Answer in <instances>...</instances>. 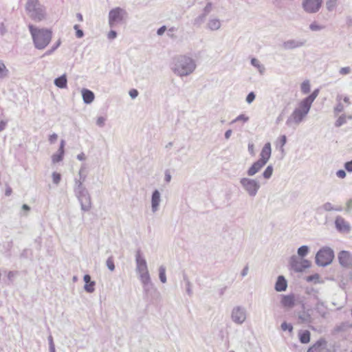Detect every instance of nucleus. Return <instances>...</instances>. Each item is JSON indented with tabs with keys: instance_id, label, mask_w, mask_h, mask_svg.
I'll return each instance as SVG.
<instances>
[{
	"instance_id": "obj_1",
	"label": "nucleus",
	"mask_w": 352,
	"mask_h": 352,
	"mask_svg": "<svg viewBox=\"0 0 352 352\" xmlns=\"http://www.w3.org/2000/svg\"><path fill=\"white\" fill-rule=\"evenodd\" d=\"M197 67L195 60L186 55L176 56L173 58L171 70L179 77L190 75Z\"/></svg>"
},
{
	"instance_id": "obj_2",
	"label": "nucleus",
	"mask_w": 352,
	"mask_h": 352,
	"mask_svg": "<svg viewBox=\"0 0 352 352\" xmlns=\"http://www.w3.org/2000/svg\"><path fill=\"white\" fill-rule=\"evenodd\" d=\"M28 28L35 47L38 50L45 48L52 40V31L46 28H38L33 25H29Z\"/></svg>"
},
{
	"instance_id": "obj_3",
	"label": "nucleus",
	"mask_w": 352,
	"mask_h": 352,
	"mask_svg": "<svg viewBox=\"0 0 352 352\" xmlns=\"http://www.w3.org/2000/svg\"><path fill=\"white\" fill-rule=\"evenodd\" d=\"M74 192L80 203L81 210L89 211L92 207V202L91 195L86 187L79 182L76 187H74Z\"/></svg>"
},
{
	"instance_id": "obj_4",
	"label": "nucleus",
	"mask_w": 352,
	"mask_h": 352,
	"mask_svg": "<svg viewBox=\"0 0 352 352\" xmlns=\"http://www.w3.org/2000/svg\"><path fill=\"white\" fill-rule=\"evenodd\" d=\"M25 9L30 17L35 21H41L45 18V8L38 0H28Z\"/></svg>"
},
{
	"instance_id": "obj_5",
	"label": "nucleus",
	"mask_w": 352,
	"mask_h": 352,
	"mask_svg": "<svg viewBox=\"0 0 352 352\" xmlns=\"http://www.w3.org/2000/svg\"><path fill=\"white\" fill-rule=\"evenodd\" d=\"M309 110L310 109L308 107L300 102L299 107L296 108L287 118L286 124L288 126H292L293 124L298 125L308 114Z\"/></svg>"
},
{
	"instance_id": "obj_6",
	"label": "nucleus",
	"mask_w": 352,
	"mask_h": 352,
	"mask_svg": "<svg viewBox=\"0 0 352 352\" xmlns=\"http://www.w3.org/2000/svg\"><path fill=\"white\" fill-rule=\"evenodd\" d=\"M334 258L333 250L329 247L321 248L316 255V263L322 267L329 265Z\"/></svg>"
},
{
	"instance_id": "obj_7",
	"label": "nucleus",
	"mask_w": 352,
	"mask_h": 352,
	"mask_svg": "<svg viewBox=\"0 0 352 352\" xmlns=\"http://www.w3.org/2000/svg\"><path fill=\"white\" fill-rule=\"evenodd\" d=\"M239 182L243 190L251 197H254L261 188L259 182L256 179L243 177Z\"/></svg>"
},
{
	"instance_id": "obj_8",
	"label": "nucleus",
	"mask_w": 352,
	"mask_h": 352,
	"mask_svg": "<svg viewBox=\"0 0 352 352\" xmlns=\"http://www.w3.org/2000/svg\"><path fill=\"white\" fill-rule=\"evenodd\" d=\"M126 14V11L120 7L111 10L109 12V26L113 28L116 24L121 23Z\"/></svg>"
},
{
	"instance_id": "obj_9",
	"label": "nucleus",
	"mask_w": 352,
	"mask_h": 352,
	"mask_svg": "<svg viewBox=\"0 0 352 352\" xmlns=\"http://www.w3.org/2000/svg\"><path fill=\"white\" fill-rule=\"evenodd\" d=\"M247 313L245 307L236 306L231 311V319L236 324H242L246 320Z\"/></svg>"
},
{
	"instance_id": "obj_10",
	"label": "nucleus",
	"mask_w": 352,
	"mask_h": 352,
	"mask_svg": "<svg viewBox=\"0 0 352 352\" xmlns=\"http://www.w3.org/2000/svg\"><path fill=\"white\" fill-rule=\"evenodd\" d=\"M291 268L296 272H301L304 270L310 267V262L308 260H299L296 256L293 255L289 260Z\"/></svg>"
},
{
	"instance_id": "obj_11",
	"label": "nucleus",
	"mask_w": 352,
	"mask_h": 352,
	"mask_svg": "<svg viewBox=\"0 0 352 352\" xmlns=\"http://www.w3.org/2000/svg\"><path fill=\"white\" fill-rule=\"evenodd\" d=\"M322 1L323 0H303L302 6L307 13H316L320 9Z\"/></svg>"
},
{
	"instance_id": "obj_12",
	"label": "nucleus",
	"mask_w": 352,
	"mask_h": 352,
	"mask_svg": "<svg viewBox=\"0 0 352 352\" xmlns=\"http://www.w3.org/2000/svg\"><path fill=\"white\" fill-rule=\"evenodd\" d=\"M135 264L138 274L148 271L146 261L140 250L135 252Z\"/></svg>"
},
{
	"instance_id": "obj_13",
	"label": "nucleus",
	"mask_w": 352,
	"mask_h": 352,
	"mask_svg": "<svg viewBox=\"0 0 352 352\" xmlns=\"http://www.w3.org/2000/svg\"><path fill=\"white\" fill-rule=\"evenodd\" d=\"M307 352H330L327 349V342L324 338L319 339L312 346H311Z\"/></svg>"
},
{
	"instance_id": "obj_14",
	"label": "nucleus",
	"mask_w": 352,
	"mask_h": 352,
	"mask_svg": "<svg viewBox=\"0 0 352 352\" xmlns=\"http://www.w3.org/2000/svg\"><path fill=\"white\" fill-rule=\"evenodd\" d=\"M335 226L339 232L344 233H349L351 229L349 223L345 221L341 216H338L336 218Z\"/></svg>"
},
{
	"instance_id": "obj_15",
	"label": "nucleus",
	"mask_w": 352,
	"mask_h": 352,
	"mask_svg": "<svg viewBox=\"0 0 352 352\" xmlns=\"http://www.w3.org/2000/svg\"><path fill=\"white\" fill-rule=\"evenodd\" d=\"M340 265L344 267H352V255L347 251H341L338 254Z\"/></svg>"
},
{
	"instance_id": "obj_16",
	"label": "nucleus",
	"mask_w": 352,
	"mask_h": 352,
	"mask_svg": "<svg viewBox=\"0 0 352 352\" xmlns=\"http://www.w3.org/2000/svg\"><path fill=\"white\" fill-rule=\"evenodd\" d=\"M280 304L287 309H292L296 305V298L294 294H290L288 295H283L280 300Z\"/></svg>"
},
{
	"instance_id": "obj_17",
	"label": "nucleus",
	"mask_w": 352,
	"mask_h": 352,
	"mask_svg": "<svg viewBox=\"0 0 352 352\" xmlns=\"http://www.w3.org/2000/svg\"><path fill=\"white\" fill-rule=\"evenodd\" d=\"M305 43V40L290 39L283 42V47L286 50H294L304 46Z\"/></svg>"
},
{
	"instance_id": "obj_18",
	"label": "nucleus",
	"mask_w": 352,
	"mask_h": 352,
	"mask_svg": "<svg viewBox=\"0 0 352 352\" xmlns=\"http://www.w3.org/2000/svg\"><path fill=\"white\" fill-rule=\"evenodd\" d=\"M311 309L303 310L298 314V320L300 324H310L314 321V318L310 313Z\"/></svg>"
},
{
	"instance_id": "obj_19",
	"label": "nucleus",
	"mask_w": 352,
	"mask_h": 352,
	"mask_svg": "<svg viewBox=\"0 0 352 352\" xmlns=\"http://www.w3.org/2000/svg\"><path fill=\"white\" fill-rule=\"evenodd\" d=\"M271 144L270 142H267L263 147L258 160L266 164L271 157Z\"/></svg>"
},
{
	"instance_id": "obj_20",
	"label": "nucleus",
	"mask_w": 352,
	"mask_h": 352,
	"mask_svg": "<svg viewBox=\"0 0 352 352\" xmlns=\"http://www.w3.org/2000/svg\"><path fill=\"white\" fill-rule=\"evenodd\" d=\"M161 202V195L158 190H155L151 195V210L153 213L159 210Z\"/></svg>"
},
{
	"instance_id": "obj_21",
	"label": "nucleus",
	"mask_w": 352,
	"mask_h": 352,
	"mask_svg": "<svg viewBox=\"0 0 352 352\" xmlns=\"http://www.w3.org/2000/svg\"><path fill=\"white\" fill-rule=\"evenodd\" d=\"M265 164L263 163L261 161L258 160L253 163V164L248 169L247 175L249 177H252L256 173H258L264 166Z\"/></svg>"
},
{
	"instance_id": "obj_22",
	"label": "nucleus",
	"mask_w": 352,
	"mask_h": 352,
	"mask_svg": "<svg viewBox=\"0 0 352 352\" xmlns=\"http://www.w3.org/2000/svg\"><path fill=\"white\" fill-rule=\"evenodd\" d=\"M143 290L146 296H148L150 292L153 293V298H161V294L157 288L155 287L153 283H149L142 285Z\"/></svg>"
},
{
	"instance_id": "obj_23",
	"label": "nucleus",
	"mask_w": 352,
	"mask_h": 352,
	"mask_svg": "<svg viewBox=\"0 0 352 352\" xmlns=\"http://www.w3.org/2000/svg\"><path fill=\"white\" fill-rule=\"evenodd\" d=\"M86 166L85 164H82L78 171V178L74 179V187L77 186V184L81 183V185H84L83 183L85 182L87 178V173H86Z\"/></svg>"
},
{
	"instance_id": "obj_24",
	"label": "nucleus",
	"mask_w": 352,
	"mask_h": 352,
	"mask_svg": "<svg viewBox=\"0 0 352 352\" xmlns=\"http://www.w3.org/2000/svg\"><path fill=\"white\" fill-rule=\"evenodd\" d=\"M83 102L85 104H91L95 98L94 93L87 89H82L81 91Z\"/></svg>"
},
{
	"instance_id": "obj_25",
	"label": "nucleus",
	"mask_w": 352,
	"mask_h": 352,
	"mask_svg": "<svg viewBox=\"0 0 352 352\" xmlns=\"http://www.w3.org/2000/svg\"><path fill=\"white\" fill-rule=\"evenodd\" d=\"M287 283L283 276H279L275 283V290L276 292H283L287 289Z\"/></svg>"
},
{
	"instance_id": "obj_26",
	"label": "nucleus",
	"mask_w": 352,
	"mask_h": 352,
	"mask_svg": "<svg viewBox=\"0 0 352 352\" xmlns=\"http://www.w3.org/2000/svg\"><path fill=\"white\" fill-rule=\"evenodd\" d=\"M319 94V89H315L309 96L304 98L300 102L311 109V104Z\"/></svg>"
},
{
	"instance_id": "obj_27",
	"label": "nucleus",
	"mask_w": 352,
	"mask_h": 352,
	"mask_svg": "<svg viewBox=\"0 0 352 352\" xmlns=\"http://www.w3.org/2000/svg\"><path fill=\"white\" fill-rule=\"evenodd\" d=\"M298 338L302 344H307L310 342L311 333L308 330H300L298 332Z\"/></svg>"
},
{
	"instance_id": "obj_28",
	"label": "nucleus",
	"mask_w": 352,
	"mask_h": 352,
	"mask_svg": "<svg viewBox=\"0 0 352 352\" xmlns=\"http://www.w3.org/2000/svg\"><path fill=\"white\" fill-rule=\"evenodd\" d=\"M54 85L60 89H65L67 86V79L66 74H63L60 77H58L54 79Z\"/></svg>"
},
{
	"instance_id": "obj_29",
	"label": "nucleus",
	"mask_w": 352,
	"mask_h": 352,
	"mask_svg": "<svg viewBox=\"0 0 352 352\" xmlns=\"http://www.w3.org/2000/svg\"><path fill=\"white\" fill-rule=\"evenodd\" d=\"M207 28L211 31L218 30L221 28V22L219 19L210 18L207 23Z\"/></svg>"
},
{
	"instance_id": "obj_30",
	"label": "nucleus",
	"mask_w": 352,
	"mask_h": 352,
	"mask_svg": "<svg viewBox=\"0 0 352 352\" xmlns=\"http://www.w3.org/2000/svg\"><path fill=\"white\" fill-rule=\"evenodd\" d=\"M320 209H322L324 211H327V212H330V211L341 212L343 210V208L341 206H335L330 202H326L324 204H322L320 207Z\"/></svg>"
},
{
	"instance_id": "obj_31",
	"label": "nucleus",
	"mask_w": 352,
	"mask_h": 352,
	"mask_svg": "<svg viewBox=\"0 0 352 352\" xmlns=\"http://www.w3.org/2000/svg\"><path fill=\"white\" fill-rule=\"evenodd\" d=\"M315 309L321 317L326 318L327 311L323 302L318 300L316 305Z\"/></svg>"
},
{
	"instance_id": "obj_32",
	"label": "nucleus",
	"mask_w": 352,
	"mask_h": 352,
	"mask_svg": "<svg viewBox=\"0 0 352 352\" xmlns=\"http://www.w3.org/2000/svg\"><path fill=\"white\" fill-rule=\"evenodd\" d=\"M139 278L142 285L149 283H152L148 271L139 273Z\"/></svg>"
},
{
	"instance_id": "obj_33",
	"label": "nucleus",
	"mask_w": 352,
	"mask_h": 352,
	"mask_svg": "<svg viewBox=\"0 0 352 352\" xmlns=\"http://www.w3.org/2000/svg\"><path fill=\"white\" fill-rule=\"evenodd\" d=\"M9 75V70L2 60H0V79L7 78Z\"/></svg>"
},
{
	"instance_id": "obj_34",
	"label": "nucleus",
	"mask_w": 352,
	"mask_h": 352,
	"mask_svg": "<svg viewBox=\"0 0 352 352\" xmlns=\"http://www.w3.org/2000/svg\"><path fill=\"white\" fill-rule=\"evenodd\" d=\"M159 278L162 283H166V267L164 265L159 267Z\"/></svg>"
},
{
	"instance_id": "obj_35",
	"label": "nucleus",
	"mask_w": 352,
	"mask_h": 352,
	"mask_svg": "<svg viewBox=\"0 0 352 352\" xmlns=\"http://www.w3.org/2000/svg\"><path fill=\"white\" fill-rule=\"evenodd\" d=\"M273 170H274V168L272 165L267 166L262 174L263 178H265V179H270L272 175Z\"/></svg>"
},
{
	"instance_id": "obj_36",
	"label": "nucleus",
	"mask_w": 352,
	"mask_h": 352,
	"mask_svg": "<svg viewBox=\"0 0 352 352\" xmlns=\"http://www.w3.org/2000/svg\"><path fill=\"white\" fill-rule=\"evenodd\" d=\"M184 280L186 282V290L189 296L192 295V284L186 275H184Z\"/></svg>"
},
{
	"instance_id": "obj_37",
	"label": "nucleus",
	"mask_w": 352,
	"mask_h": 352,
	"mask_svg": "<svg viewBox=\"0 0 352 352\" xmlns=\"http://www.w3.org/2000/svg\"><path fill=\"white\" fill-rule=\"evenodd\" d=\"M64 153H65L64 151L61 152V151H58L57 153L54 154L52 157V162L58 163V162L62 161L63 159Z\"/></svg>"
},
{
	"instance_id": "obj_38",
	"label": "nucleus",
	"mask_w": 352,
	"mask_h": 352,
	"mask_svg": "<svg viewBox=\"0 0 352 352\" xmlns=\"http://www.w3.org/2000/svg\"><path fill=\"white\" fill-rule=\"evenodd\" d=\"M309 251V248L307 245H302L298 249V254L300 257L305 256Z\"/></svg>"
},
{
	"instance_id": "obj_39",
	"label": "nucleus",
	"mask_w": 352,
	"mask_h": 352,
	"mask_svg": "<svg viewBox=\"0 0 352 352\" xmlns=\"http://www.w3.org/2000/svg\"><path fill=\"white\" fill-rule=\"evenodd\" d=\"M206 15L201 14L194 20L193 24L197 26H200L206 20Z\"/></svg>"
},
{
	"instance_id": "obj_40",
	"label": "nucleus",
	"mask_w": 352,
	"mask_h": 352,
	"mask_svg": "<svg viewBox=\"0 0 352 352\" xmlns=\"http://www.w3.org/2000/svg\"><path fill=\"white\" fill-rule=\"evenodd\" d=\"M352 325L350 324L349 322H342V324H340V325H338L335 330L338 332H340V331H346L347 329L351 327Z\"/></svg>"
},
{
	"instance_id": "obj_41",
	"label": "nucleus",
	"mask_w": 352,
	"mask_h": 352,
	"mask_svg": "<svg viewBox=\"0 0 352 352\" xmlns=\"http://www.w3.org/2000/svg\"><path fill=\"white\" fill-rule=\"evenodd\" d=\"M249 120V117L245 116V114H240L235 119H234L230 124L235 123L236 122H243V123L247 122Z\"/></svg>"
},
{
	"instance_id": "obj_42",
	"label": "nucleus",
	"mask_w": 352,
	"mask_h": 352,
	"mask_svg": "<svg viewBox=\"0 0 352 352\" xmlns=\"http://www.w3.org/2000/svg\"><path fill=\"white\" fill-rule=\"evenodd\" d=\"M346 122V116L344 114L341 115L335 122L336 127H340Z\"/></svg>"
},
{
	"instance_id": "obj_43",
	"label": "nucleus",
	"mask_w": 352,
	"mask_h": 352,
	"mask_svg": "<svg viewBox=\"0 0 352 352\" xmlns=\"http://www.w3.org/2000/svg\"><path fill=\"white\" fill-rule=\"evenodd\" d=\"M251 64L254 67L258 68L261 73H262L263 70H264V67L260 63V61L255 58L251 59Z\"/></svg>"
},
{
	"instance_id": "obj_44",
	"label": "nucleus",
	"mask_w": 352,
	"mask_h": 352,
	"mask_svg": "<svg viewBox=\"0 0 352 352\" xmlns=\"http://www.w3.org/2000/svg\"><path fill=\"white\" fill-rule=\"evenodd\" d=\"M301 91L304 94H308L310 91V83L309 80H305L301 84Z\"/></svg>"
},
{
	"instance_id": "obj_45",
	"label": "nucleus",
	"mask_w": 352,
	"mask_h": 352,
	"mask_svg": "<svg viewBox=\"0 0 352 352\" xmlns=\"http://www.w3.org/2000/svg\"><path fill=\"white\" fill-rule=\"evenodd\" d=\"M96 283L94 281L89 282V283H86L84 286L85 290L88 293H92L94 292V286Z\"/></svg>"
},
{
	"instance_id": "obj_46",
	"label": "nucleus",
	"mask_w": 352,
	"mask_h": 352,
	"mask_svg": "<svg viewBox=\"0 0 352 352\" xmlns=\"http://www.w3.org/2000/svg\"><path fill=\"white\" fill-rule=\"evenodd\" d=\"M338 0H327L326 3L327 8L329 11H332L336 6Z\"/></svg>"
},
{
	"instance_id": "obj_47",
	"label": "nucleus",
	"mask_w": 352,
	"mask_h": 352,
	"mask_svg": "<svg viewBox=\"0 0 352 352\" xmlns=\"http://www.w3.org/2000/svg\"><path fill=\"white\" fill-rule=\"evenodd\" d=\"M106 265L110 271L113 272L115 270L114 261L112 256H110L107 258Z\"/></svg>"
},
{
	"instance_id": "obj_48",
	"label": "nucleus",
	"mask_w": 352,
	"mask_h": 352,
	"mask_svg": "<svg viewBox=\"0 0 352 352\" xmlns=\"http://www.w3.org/2000/svg\"><path fill=\"white\" fill-rule=\"evenodd\" d=\"M281 329L283 331H288L289 332L292 333L293 331V326L290 323H287L286 322H283L281 324Z\"/></svg>"
},
{
	"instance_id": "obj_49",
	"label": "nucleus",
	"mask_w": 352,
	"mask_h": 352,
	"mask_svg": "<svg viewBox=\"0 0 352 352\" xmlns=\"http://www.w3.org/2000/svg\"><path fill=\"white\" fill-rule=\"evenodd\" d=\"M324 26L318 25L316 22H313L309 25V29L311 31H320L324 29Z\"/></svg>"
},
{
	"instance_id": "obj_50",
	"label": "nucleus",
	"mask_w": 352,
	"mask_h": 352,
	"mask_svg": "<svg viewBox=\"0 0 352 352\" xmlns=\"http://www.w3.org/2000/svg\"><path fill=\"white\" fill-rule=\"evenodd\" d=\"M60 179H61V175L60 173H56V172H54L52 173V180H53V183L54 184H56V185L59 184Z\"/></svg>"
},
{
	"instance_id": "obj_51",
	"label": "nucleus",
	"mask_w": 352,
	"mask_h": 352,
	"mask_svg": "<svg viewBox=\"0 0 352 352\" xmlns=\"http://www.w3.org/2000/svg\"><path fill=\"white\" fill-rule=\"evenodd\" d=\"M351 72V69L350 67H341L340 69H339V74L342 76H345V75H348Z\"/></svg>"
},
{
	"instance_id": "obj_52",
	"label": "nucleus",
	"mask_w": 352,
	"mask_h": 352,
	"mask_svg": "<svg viewBox=\"0 0 352 352\" xmlns=\"http://www.w3.org/2000/svg\"><path fill=\"white\" fill-rule=\"evenodd\" d=\"M256 95L253 91L250 92L246 97V102L248 104H251L255 99Z\"/></svg>"
},
{
	"instance_id": "obj_53",
	"label": "nucleus",
	"mask_w": 352,
	"mask_h": 352,
	"mask_svg": "<svg viewBox=\"0 0 352 352\" xmlns=\"http://www.w3.org/2000/svg\"><path fill=\"white\" fill-rule=\"evenodd\" d=\"M344 111V106L341 102H338L337 105L334 108V113L336 114H338L339 113H341Z\"/></svg>"
},
{
	"instance_id": "obj_54",
	"label": "nucleus",
	"mask_w": 352,
	"mask_h": 352,
	"mask_svg": "<svg viewBox=\"0 0 352 352\" xmlns=\"http://www.w3.org/2000/svg\"><path fill=\"white\" fill-rule=\"evenodd\" d=\"M212 10V3L208 2L204 9V13L206 16L211 12Z\"/></svg>"
},
{
	"instance_id": "obj_55",
	"label": "nucleus",
	"mask_w": 352,
	"mask_h": 352,
	"mask_svg": "<svg viewBox=\"0 0 352 352\" xmlns=\"http://www.w3.org/2000/svg\"><path fill=\"white\" fill-rule=\"evenodd\" d=\"M104 122H105V118L102 116L98 118V119L96 120V124L98 126H99L100 127L104 126Z\"/></svg>"
},
{
	"instance_id": "obj_56",
	"label": "nucleus",
	"mask_w": 352,
	"mask_h": 352,
	"mask_svg": "<svg viewBox=\"0 0 352 352\" xmlns=\"http://www.w3.org/2000/svg\"><path fill=\"white\" fill-rule=\"evenodd\" d=\"M352 209V198L349 199L346 203V212H350Z\"/></svg>"
},
{
	"instance_id": "obj_57",
	"label": "nucleus",
	"mask_w": 352,
	"mask_h": 352,
	"mask_svg": "<svg viewBox=\"0 0 352 352\" xmlns=\"http://www.w3.org/2000/svg\"><path fill=\"white\" fill-rule=\"evenodd\" d=\"M344 168L348 172H352V160L349 162H346L344 164Z\"/></svg>"
},
{
	"instance_id": "obj_58",
	"label": "nucleus",
	"mask_w": 352,
	"mask_h": 352,
	"mask_svg": "<svg viewBox=\"0 0 352 352\" xmlns=\"http://www.w3.org/2000/svg\"><path fill=\"white\" fill-rule=\"evenodd\" d=\"M287 142V138L285 135H281L280 137V147L282 148V150L283 151V146H285V144H286Z\"/></svg>"
},
{
	"instance_id": "obj_59",
	"label": "nucleus",
	"mask_w": 352,
	"mask_h": 352,
	"mask_svg": "<svg viewBox=\"0 0 352 352\" xmlns=\"http://www.w3.org/2000/svg\"><path fill=\"white\" fill-rule=\"evenodd\" d=\"M117 36V32L114 30H111L109 33H108V35H107V37L109 39H114L116 38Z\"/></svg>"
},
{
	"instance_id": "obj_60",
	"label": "nucleus",
	"mask_w": 352,
	"mask_h": 352,
	"mask_svg": "<svg viewBox=\"0 0 352 352\" xmlns=\"http://www.w3.org/2000/svg\"><path fill=\"white\" fill-rule=\"evenodd\" d=\"M58 139V135L56 133H53L50 135L49 141L51 144H54Z\"/></svg>"
},
{
	"instance_id": "obj_61",
	"label": "nucleus",
	"mask_w": 352,
	"mask_h": 352,
	"mask_svg": "<svg viewBox=\"0 0 352 352\" xmlns=\"http://www.w3.org/2000/svg\"><path fill=\"white\" fill-rule=\"evenodd\" d=\"M336 175L338 177L343 179L346 177V174L344 170H339L336 172Z\"/></svg>"
},
{
	"instance_id": "obj_62",
	"label": "nucleus",
	"mask_w": 352,
	"mask_h": 352,
	"mask_svg": "<svg viewBox=\"0 0 352 352\" xmlns=\"http://www.w3.org/2000/svg\"><path fill=\"white\" fill-rule=\"evenodd\" d=\"M138 95V91L135 89H133L129 91V96H131V98L134 99Z\"/></svg>"
},
{
	"instance_id": "obj_63",
	"label": "nucleus",
	"mask_w": 352,
	"mask_h": 352,
	"mask_svg": "<svg viewBox=\"0 0 352 352\" xmlns=\"http://www.w3.org/2000/svg\"><path fill=\"white\" fill-rule=\"evenodd\" d=\"M17 274V272L10 271L8 273V278L10 280H12L14 277Z\"/></svg>"
},
{
	"instance_id": "obj_64",
	"label": "nucleus",
	"mask_w": 352,
	"mask_h": 352,
	"mask_svg": "<svg viewBox=\"0 0 352 352\" xmlns=\"http://www.w3.org/2000/svg\"><path fill=\"white\" fill-rule=\"evenodd\" d=\"M166 27L165 25H163V26L160 27V28L157 30V35H159V36H162V35L164 33V32L166 31Z\"/></svg>"
}]
</instances>
